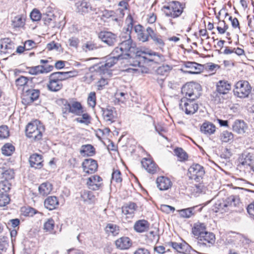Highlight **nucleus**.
I'll return each mask as SVG.
<instances>
[{"label":"nucleus","instance_id":"15","mask_svg":"<svg viewBox=\"0 0 254 254\" xmlns=\"http://www.w3.org/2000/svg\"><path fill=\"white\" fill-rule=\"evenodd\" d=\"M83 171L87 174L95 173L98 168L97 161L92 159H85L82 164Z\"/></svg>","mask_w":254,"mask_h":254},{"label":"nucleus","instance_id":"46","mask_svg":"<svg viewBox=\"0 0 254 254\" xmlns=\"http://www.w3.org/2000/svg\"><path fill=\"white\" fill-rule=\"evenodd\" d=\"M11 188V184L7 180L0 182V193H8Z\"/></svg>","mask_w":254,"mask_h":254},{"label":"nucleus","instance_id":"64","mask_svg":"<svg viewBox=\"0 0 254 254\" xmlns=\"http://www.w3.org/2000/svg\"><path fill=\"white\" fill-rule=\"evenodd\" d=\"M170 70L171 68L170 66L168 65H163L157 68L156 72L159 74L164 75Z\"/></svg>","mask_w":254,"mask_h":254},{"label":"nucleus","instance_id":"57","mask_svg":"<svg viewBox=\"0 0 254 254\" xmlns=\"http://www.w3.org/2000/svg\"><path fill=\"white\" fill-rule=\"evenodd\" d=\"M185 4L176 1V17L179 16L183 12Z\"/></svg>","mask_w":254,"mask_h":254},{"label":"nucleus","instance_id":"4","mask_svg":"<svg viewBox=\"0 0 254 254\" xmlns=\"http://www.w3.org/2000/svg\"><path fill=\"white\" fill-rule=\"evenodd\" d=\"M178 106L179 109L187 115H193L198 109V105L195 100L188 97H183L180 99Z\"/></svg>","mask_w":254,"mask_h":254},{"label":"nucleus","instance_id":"42","mask_svg":"<svg viewBox=\"0 0 254 254\" xmlns=\"http://www.w3.org/2000/svg\"><path fill=\"white\" fill-rule=\"evenodd\" d=\"M234 138L233 134L229 131H223L220 134V138L223 142H229L233 141Z\"/></svg>","mask_w":254,"mask_h":254},{"label":"nucleus","instance_id":"28","mask_svg":"<svg viewBox=\"0 0 254 254\" xmlns=\"http://www.w3.org/2000/svg\"><path fill=\"white\" fill-rule=\"evenodd\" d=\"M231 88V85L225 80H220L217 84V91L222 94H227Z\"/></svg>","mask_w":254,"mask_h":254},{"label":"nucleus","instance_id":"33","mask_svg":"<svg viewBox=\"0 0 254 254\" xmlns=\"http://www.w3.org/2000/svg\"><path fill=\"white\" fill-rule=\"evenodd\" d=\"M80 153L83 156H92L95 154V151L92 145L86 144L82 145Z\"/></svg>","mask_w":254,"mask_h":254},{"label":"nucleus","instance_id":"8","mask_svg":"<svg viewBox=\"0 0 254 254\" xmlns=\"http://www.w3.org/2000/svg\"><path fill=\"white\" fill-rule=\"evenodd\" d=\"M145 54L144 53L140 54L139 52L136 53V57L139 60V63L141 62H143L144 64H148L149 62H154L155 63H159L161 62L163 58H161L158 54L154 53L153 54L149 53L147 56H144Z\"/></svg>","mask_w":254,"mask_h":254},{"label":"nucleus","instance_id":"36","mask_svg":"<svg viewBox=\"0 0 254 254\" xmlns=\"http://www.w3.org/2000/svg\"><path fill=\"white\" fill-rule=\"evenodd\" d=\"M39 193L43 195L49 194L52 190V185L49 182L43 183L38 188Z\"/></svg>","mask_w":254,"mask_h":254},{"label":"nucleus","instance_id":"63","mask_svg":"<svg viewBox=\"0 0 254 254\" xmlns=\"http://www.w3.org/2000/svg\"><path fill=\"white\" fill-rule=\"evenodd\" d=\"M9 136V130L6 126L0 127V139L6 138Z\"/></svg>","mask_w":254,"mask_h":254},{"label":"nucleus","instance_id":"31","mask_svg":"<svg viewBox=\"0 0 254 254\" xmlns=\"http://www.w3.org/2000/svg\"><path fill=\"white\" fill-rule=\"evenodd\" d=\"M73 71L67 72H55L51 73L53 77H55L57 80L62 82V81L64 80L69 77L75 76Z\"/></svg>","mask_w":254,"mask_h":254},{"label":"nucleus","instance_id":"60","mask_svg":"<svg viewBox=\"0 0 254 254\" xmlns=\"http://www.w3.org/2000/svg\"><path fill=\"white\" fill-rule=\"evenodd\" d=\"M28 79L27 77L21 76L18 78L16 79L15 84L18 87L25 86L28 83Z\"/></svg>","mask_w":254,"mask_h":254},{"label":"nucleus","instance_id":"20","mask_svg":"<svg viewBox=\"0 0 254 254\" xmlns=\"http://www.w3.org/2000/svg\"><path fill=\"white\" fill-rule=\"evenodd\" d=\"M136 208L137 206L135 203L129 202L122 207V213L127 218H132L134 216V213Z\"/></svg>","mask_w":254,"mask_h":254},{"label":"nucleus","instance_id":"24","mask_svg":"<svg viewBox=\"0 0 254 254\" xmlns=\"http://www.w3.org/2000/svg\"><path fill=\"white\" fill-rule=\"evenodd\" d=\"M149 223L144 219L137 221L133 226L134 230L138 233H142L148 230Z\"/></svg>","mask_w":254,"mask_h":254},{"label":"nucleus","instance_id":"11","mask_svg":"<svg viewBox=\"0 0 254 254\" xmlns=\"http://www.w3.org/2000/svg\"><path fill=\"white\" fill-rule=\"evenodd\" d=\"M239 203V199L236 196L231 195L227 197L225 200L222 202L218 201L215 204V207L218 209H224L229 206H236Z\"/></svg>","mask_w":254,"mask_h":254},{"label":"nucleus","instance_id":"49","mask_svg":"<svg viewBox=\"0 0 254 254\" xmlns=\"http://www.w3.org/2000/svg\"><path fill=\"white\" fill-rule=\"evenodd\" d=\"M106 231L113 236H116L119 234V229L118 226L113 224H108L106 227Z\"/></svg>","mask_w":254,"mask_h":254},{"label":"nucleus","instance_id":"23","mask_svg":"<svg viewBox=\"0 0 254 254\" xmlns=\"http://www.w3.org/2000/svg\"><path fill=\"white\" fill-rule=\"evenodd\" d=\"M42 19L44 21L45 25L52 28L56 26V16L53 12H49L43 13Z\"/></svg>","mask_w":254,"mask_h":254},{"label":"nucleus","instance_id":"29","mask_svg":"<svg viewBox=\"0 0 254 254\" xmlns=\"http://www.w3.org/2000/svg\"><path fill=\"white\" fill-rule=\"evenodd\" d=\"M59 205V201L57 197L50 196L48 197L44 201L45 207L50 210L55 209Z\"/></svg>","mask_w":254,"mask_h":254},{"label":"nucleus","instance_id":"50","mask_svg":"<svg viewBox=\"0 0 254 254\" xmlns=\"http://www.w3.org/2000/svg\"><path fill=\"white\" fill-rule=\"evenodd\" d=\"M129 26L126 29L125 32H123L120 36L121 42L132 40L131 38V28Z\"/></svg>","mask_w":254,"mask_h":254},{"label":"nucleus","instance_id":"37","mask_svg":"<svg viewBox=\"0 0 254 254\" xmlns=\"http://www.w3.org/2000/svg\"><path fill=\"white\" fill-rule=\"evenodd\" d=\"M83 107L78 102H74L71 104V108H69V113H72L76 116H80L82 113Z\"/></svg>","mask_w":254,"mask_h":254},{"label":"nucleus","instance_id":"58","mask_svg":"<svg viewBox=\"0 0 254 254\" xmlns=\"http://www.w3.org/2000/svg\"><path fill=\"white\" fill-rule=\"evenodd\" d=\"M96 93L94 92H91L89 94L88 99H87V102L88 105L94 108L96 105Z\"/></svg>","mask_w":254,"mask_h":254},{"label":"nucleus","instance_id":"30","mask_svg":"<svg viewBox=\"0 0 254 254\" xmlns=\"http://www.w3.org/2000/svg\"><path fill=\"white\" fill-rule=\"evenodd\" d=\"M176 251L179 253L189 254L190 252V247L184 241L176 243Z\"/></svg>","mask_w":254,"mask_h":254},{"label":"nucleus","instance_id":"53","mask_svg":"<svg viewBox=\"0 0 254 254\" xmlns=\"http://www.w3.org/2000/svg\"><path fill=\"white\" fill-rule=\"evenodd\" d=\"M10 199L8 193H0V207L6 206L10 202Z\"/></svg>","mask_w":254,"mask_h":254},{"label":"nucleus","instance_id":"51","mask_svg":"<svg viewBox=\"0 0 254 254\" xmlns=\"http://www.w3.org/2000/svg\"><path fill=\"white\" fill-rule=\"evenodd\" d=\"M22 214L25 216L32 217L38 212L34 208L31 207L22 208Z\"/></svg>","mask_w":254,"mask_h":254},{"label":"nucleus","instance_id":"44","mask_svg":"<svg viewBox=\"0 0 254 254\" xmlns=\"http://www.w3.org/2000/svg\"><path fill=\"white\" fill-rule=\"evenodd\" d=\"M14 147L10 143L5 144L1 148L2 153L5 156L11 155L14 151Z\"/></svg>","mask_w":254,"mask_h":254},{"label":"nucleus","instance_id":"3","mask_svg":"<svg viewBox=\"0 0 254 254\" xmlns=\"http://www.w3.org/2000/svg\"><path fill=\"white\" fill-rule=\"evenodd\" d=\"M120 59H122L121 57L118 56L117 55H112L111 53L110 56L107 57L104 64L94 65L90 67V70L91 71H96L100 74H104L106 70L114 65Z\"/></svg>","mask_w":254,"mask_h":254},{"label":"nucleus","instance_id":"5","mask_svg":"<svg viewBox=\"0 0 254 254\" xmlns=\"http://www.w3.org/2000/svg\"><path fill=\"white\" fill-rule=\"evenodd\" d=\"M205 173L204 168L202 166L194 163L189 168L187 175L190 179L199 182L203 179Z\"/></svg>","mask_w":254,"mask_h":254},{"label":"nucleus","instance_id":"14","mask_svg":"<svg viewBox=\"0 0 254 254\" xmlns=\"http://www.w3.org/2000/svg\"><path fill=\"white\" fill-rule=\"evenodd\" d=\"M197 240L200 244L210 247L215 243V236L213 233L205 231Z\"/></svg>","mask_w":254,"mask_h":254},{"label":"nucleus","instance_id":"40","mask_svg":"<svg viewBox=\"0 0 254 254\" xmlns=\"http://www.w3.org/2000/svg\"><path fill=\"white\" fill-rule=\"evenodd\" d=\"M0 172L2 175V177L5 180H9L14 178V173L12 169H5L4 168H0Z\"/></svg>","mask_w":254,"mask_h":254},{"label":"nucleus","instance_id":"10","mask_svg":"<svg viewBox=\"0 0 254 254\" xmlns=\"http://www.w3.org/2000/svg\"><path fill=\"white\" fill-rule=\"evenodd\" d=\"M240 164L243 166L251 167L254 164V149L244 152L239 159Z\"/></svg>","mask_w":254,"mask_h":254},{"label":"nucleus","instance_id":"34","mask_svg":"<svg viewBox=\"0 0 254 254\" xmlns=\"http://www.w3.org/2000/svg\"><path fill=\"white\" fill-rule=\"evenodd\" d=\"M39 124L40 122L37 121L28 124L25 129L26 134L28 137L29 138L31 134L39 128Z\"/></svg>","mask_w":254,"mask_h":254},{"label":"nucleus","instance_id":"43","mask_svg":"<svg viewBox=\"0 0 254 254\" xmlns=\"http://www.w3.org/2000/svg\"><path fill=\"white\" fill-rule=\"evenodd\" d=\"M193 207H190L183 209L178 211L181 217L188 218L194 214V212L193 211Z\"/></svg>","mask_w":254,"mask_h":254},{"label":"nucleus","instance_id":"56","mask_svg":"<svg viewBox=\"0 0 254 254\" xmlns=\"http://www.w3.org/2000/svg\"><path fill=\"white\" fill-rule=\"evenodd\" d=\"M30 16L31 19L33 21H39L42 17V15H41L39 10L36 9H34L32 11Z\"/></svg>","mask_w":254,"mask_h":254},{"label":"nucleus","instance_id":"9","mask_svg":"<svg viewBox=\"0 0 254 254\" xmlns=\"http://www.w3.org/2000/svg\"><path fill=\"white\" fill-rule=\"evenodd\" d=\"M40 95L38 89H28L23 93L22 102L25 105H28L36 100Z\"/></svg>","mask_w":254,"mask_h":254},{"label":"nucleus","instance_id":"26","mask_svg":"<svg viewBox=\"0 0 254 254\" xmlns=\"http://www.w3.org/2000/svg\"><path fill=\"white\" fill-rule=\"evenodd\" d=\"M205 231L206 226L204 223L198 222L193 224L192 233L195 236L197 237V239L199 238Z\"/></svg>","mask_w":254,"mask_h":254},{"label":"nucleus","instance_id":"39","mask_svg":"<svg viewBox=\"0 0 254 254\" xmlns=\"http://www.w3.org/2000/svg\"><path fill=\"white\" fill-rule=\"evenodd\" d=\"M176 156L178 161L184 162L188 160L189 156L187 153L182 148L176 147Z\"/></svg>","mask_w":254,"mask_h":254},{"label":"nucleus","instance_id":"52","mask_svg":"<svg viewBox=\"0 0 254 254\" xmlns=\"http://www.w3.org/2000/svg\"><path fill=\"white\" fill-rule=\"evenodd\" d=\"M25 19L21 16H17L14 17L12 21V24L14 27H22L24 25Z\"/></svg>","mask_w":254,"mask_h":254},{"label":"nucleus","instance_id":"35","mask_svg":"<svg viewBox=\"0 0 254 254\" xmlns=\"http://www.w3.org/2000/svg\"><path fill=\"white\" fill-rule=\"evenodd\" d=\"M103 116L106 121L113 122L115 117V108L112 107H108L106 109L102 110Z\"/></svg>","mask_w":254,"mask_h":254},{"label":"nucleus","instance_id":"61","mask_svg":"<svg viewBox=\"0 0 254 254\" xmlns=\"http://www.w3.org/2000/svg\"><path fill=\"white\" fill-rule=\"evenodd\" d=\"M54 226H55L54 221L52 219H49L44 223V229L46 231L51 232L52 230H53Z\"/></svg>","mask_w":254,"mask_h":254},{"label":"nucleus","instance_id":"18","mask_svg":"<svg viewBox=\"0 0 254 254\" xmlns=\"http://www.w3.org/2000/svg\"><path fill=\"white\" fill-rule=\"evenodd\" d=\"M75 6L77 12L82 14L89 13L92 10L91 4L84 0L76 2Z\"/></svg>","mask_w":254,"mask_h":254},{"label":"nucleus","instance_id":"62","mask_svg":"<svg viewBox=\"0 0 254 254\" xmlns=\"http://www.w3.org/2000/svg\"><path fill=\"white\" fill-rule=\"evenodd\" d=\"M154 126L155 130L158 134L162 136H164V133L166 131L164 125L161 123H158L157 125H155Z\"/></svg>","mask_w":254,"mask_h":254},{"label":"nucleus","instance_id":"38","mask_svg":"<svg viewBox=\"0 0 254 254\" xmlns=\"http://www.w3.org/2000/svg\"><path fill=\"white\" fill-rule=\"evenodd\" d=\"M81 197L84 202L88 204H91L95 200V196L93 193L88 190H84L83 191L81 194Z\"/></svg>","mask_w":254,"mask_h":254},{"label":"nucleus","instance_id":"59","mask_svg":"<svg viewBox=\"0 0 254 254\" xmlns=\"http://www.w3.org/2000/svg\"><path fill=\"white\" fill-rule=\"evenodd\" d=\"M97 48V45L91 42H87L82 46L83 50L86 52L96 50Z\"/></svg>","mask_w":254,"mask_h":254},{"label":"nucleus","instance_id":"54","mask_svg":"<svg viewBox=\"0 0 254 254\" xmlns=\"http://www.w3.org/2000/svg\"><path fill=\"white\" fill-rule=\"evenodd\" d=\"M112 180L117 183H121L122 182L121 173L119 170H113L112 174Z\"/></svg>","mask_w":254,"mask_h":254},{"label":"nucleus","instance_id":"17","mask_svg":"<svg viewBox=\"0 0 254 254\" xmlns=\"http://www.w3.org/2000/svg\"><path fill=\"white\" fill-rule=\"evenodd\" d=\"M49 82L47 84L48 89L52 92L60 91L63 86L62 82L57 80L52 75L50 74L49 78Z\"/></svg>","mask_w":254,"mask_h":254},{"label":"nucleus","instance_id":"32","mask_svg":"<svg viewBox=\"0 0 254 254\" xmlns=\"http://www.w3.org/2000/svg\"><path fill=\"white\" fill-rule=\"evenodd\" d=\"M215 126L209 122H205L201 126V131L206 135L213 134L215 131Z\"/></svg>","mask_w":254,"mask_h":254},{"label":"nucleus","instance_id":"7","mask_svg":"<svg viewBox=\"0 0 254 254\" xmlns=\"http://www.w3.org/2000/svg\"><path fill=\"white\" fill-rule=\"evenodd\" d=\"M99 38L109 46H114L118 42L116 34L109 31H101L98 34Z\"/></svg>","mask_w":254,"mask_h":254},{"label":"nucleus","instance_id":"47","mask_svg":"<svg viewBox=\"0 0 254 254\" xmlns=\"http://www.w3.org/2000/svg\"><path fill=\"white\" fill-rule=\"evenodd\" d=\"M163 10L167 16L175 17V8L171 4L164 5L163 7Z\"/></svg>","mask_w":254,"mask_h":254},{"label":"nucleus","instance_id":"25","mask_svg":"<svg viewBox=\"0 0 254 254\" xmlns=\"http://www.w3.org/2000/svg\"><path fill=\"white\" fill-rule=\"evenodd\" d=\"M134 31L137 34L138 39L143 42L148 40V34H147L146 29L144 30L143 27L141 25H137L134 27Z\"/></svg>","mask_w":254,"mask_h":254},{"label":"nucleus","instance_id":"21","mask_svg":"<svg viewBox=\"0 0 254 254\" xmlns=\"http://www.w3.org/2000/svg\"><path fill=\"white\" fill-rule=\"evenodd\" d=\"M157 186L161 190H165L169 189L172 186V183L170 179L164 176L158 177L156 180Z\"/></svg>","mask_w":254,"mask_h":254},{"label":"nucleus","instance_id":"12","mask_svg":"<svg viewBox=\"0 0 254 254\" xmlns=\"http://www.w3.org/2000/svg\"><path fill=\"white\" fill-rule=\"evenodd\" d=\"M184 65L186 68H189L190 70L185 71L182 68H178V69L181 70L182 72L184 73H188L190 74H193L200 73L203 70V65L196 63L195 62H186Z\"/></svg>","mask_w":254,"mask_h":254},{"label":"nucleus","instance_id":"48","mask_svg":"<svg viewBox=\"0 0 254 254\" xmlns=\"http://www.w3.org/2000/svg\"><path fill=\"white\" fill-rule=\"evenodd\" d=\"M8 40V39L3 40L0 44L1 52L4 54L9 53L8 50H11L12 49V44L8 42L7 41Z\"/></svg>","mask_w":254,"mask_h":254},{"label":"nucleus","instance_id":"22","mask_svg":"<svg viewBox=\"0 0 254 254\" xmlns=\"http://www.w3.org/2000/svg\"><path fill=\"white\" fill-rule=\"evenodd\" d=\"M141 163L142 167L149 173L153 174L156 172V165L150 159L144 158L142 159Z\"/></svg>","mask_w":254,"mask_h":254},{"label":"nucleus","instance_id":"27","mask_svg":"<svg viewBox=\"0 0 254 254\" xmlns=\"http://www.w3.org/2000/svg\"><path fill=\"white\" fill-rule=\"evenodd\" d=\"M248 127L247 124L243 120H236L232 126L233 130L239 134L245 132Z\"/></svg>","mask_w":254,"mask_h":254},{"label":"nucleus","instance_id":"41","mask_svg":"<svg viewBox=\"0 0 254 254\" xmlns=\"http://www.w3.org/2000/svg\"><path fill=\"white\" fill-rule=\"evenodd\" d=\"M80 117L77 118L75 120L77 123L83 124L85 125H89L91 123V118L90 116L87 113L82 111V113L81 114Z\"/></svg>","mask_w":254,"mask_h":254},{"label":"nucleus","instance_id":"6","mask_svg":"<svg viewBox=\"0 0 254 254\" xmlns=\"http://www.w3.org/2000/svg\"><path fill=\"white\" fill-rule=\"evenodd\" d=\"M251 89V86L248 81L240 80L235 85L234 93L236 96L239 98H245L248 96Z\"/></svg>","mask_w":254,"mask_h":254},{"label":"nucleus","instance_id":"16","mask_svg":"<svg viewBox=\"0 0 254 254\" xmlns=\"http://www.w3.org/2000/svg\"><path fill=\"white\" fill-rule=\"evenodd\" d=\"M115 245L118 249L126 250L131 247L132 242L128 237H122L115 241Z\"/></svg>","mask_w":254,"mask_h":254},{"label":"nucleus","instance_id":"1","mask_svg":"<svg viewBox=\"0 0 254 254\" xmlns=\"http://www.w3.org/2000/svg\"><path fill=\"white\" fill-rule=\"evenodd\" d=\"M135 48V44L132 40L121 42L112 52V55H117L122 59H127L131 57L132 53H134Z\"/></svg>","mask_w":254,"mask_h":254},{"label":"nucleus","instance_id":"13","mask_svg":"<svg viewBox=\"0 0 254 254\" xmlns=\"http://www.w3.org/2000/svg\"><path fill=\"white\" fill-rule=\"evenodd\" d=\"M102 179L99 176L93 175L87 179L86 185L89 189L97 190L102 186Z\"/></svg>","mask_w":254,"mask_h":254},{"label":"nucleus","instance_id":"2","mask_svg":"<svg viewBox=\"0 0 254 254\" xmlns=\"http://www.w3.org/2000/svg\"><path fill=\"white\" fill-rule=\"evenodd\" d=\"M201 86L196 82H190L186 83L182 88V92L188 97L192 100H196L201 94Z\"/></svg>","mask_w":254,"mask_h":254},{"label":"nucleus","instance_id":"55","mask_svg":"<svg viewBox=\"0 0 254 254\" xmlns=\"http://www.w3.org/2000/svg\"><path fill=\"white\" fill-rule=\"evenodd\" d=\"M44 69L43 65H38L28 68V73L30 74L36 75L39 73H43L42 70Z\"/></svg>","mask_w":254,"mask_h":254},{"label":"nucleus","instance_id":"45","mask_svg":"<svg viewBox=\"0 0 254 254\" xmlns=\"http://www.w3.org/2000/svg\"><path fill=\"white\" fill-rule=\"evenodd\" d=\"M44 131V127L41 124H39V128L37 130H36L32 134H31V136L29 138H33L35 141L39 140L41 139L42 137V134Z\"/></svg>","mask_w":254,"mask_h":254},{"label":"nucleus","instance_id":"19","mask_svg":"<svg viewBox=\"0 0 254 254\" xmlns=\"http://www.w3.org/2000/svg\"><path fill=\"white\" fill-rule=\"evenodd\" d=\"M30 166L35 169H40L43 166V158L42 155L37 153L31 155L29 159Z\"/></svg>","mask_w":254,"mask_h":254}]
</instances>
